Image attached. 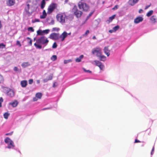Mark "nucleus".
Segmentation results:
<instances>
[{
	"label": "nucleus",
	"mask_w": 157,
	"mask_h": 157,
	"mask_svg": "<svg viewBox=\"0 0 157 157\" xmlns=\"http://www.w3.org/2000/svg\"><path fill=\"white\" fill-rule=\"evenodd\" d=\"M140 142H141L140 140H139L137 139H135L134 143H140Z\"/></svg>",
	"instance_id": "obj_50"
},
{
	"label": "nucleus",
	"mask_w": 157,
	"mask_h": 157,
	"mask_svg": "<svg viewBox=\"0 0 157 157\" xmlns=\"http://www.w3.org/2000/svg\"><path fill=\"white\" fill-rule=\"evenodd\" d=\"M49 42V40L45 36H42L38 39L36 42L34 44V46L37 48L39 49L42 48V45L40 44H45L46 45Z\"/></svg>",
	"instance_id": "obj_1"
},
{
	"label": "nucleus",
	"mask_w": 157,
	"mask_h": 157,
	"mask_svg": "<svg viewBox=\"0 0 157 157\" xmlns=\"http://www.w3.org/2000/svg\"><path fill=\"white\" fill-rule=\"evenodd\" d=\"M2 89L4 92L10 97L12 98L14 96V92L13 90L6 87H2Z\"/></svg>",
	"instance_id": "obj_3"
},
{
	"label": "nucleus",
	"mask_w": 157,
	"mask_h": 157,
	"mask_svg": "<svg viewBox=\"0 0 157 157\" xmlns=\"http://www.w3.org/2000/svg\"><path fill=\"white\" fill-rule=\"evenodd\" d=\"M15 3V0H8L6 4L8 6H10L14 5Z\"/></svg>",
	"instance_id": "obj_14"
},
{
	"label": "nucleus",
	"mask_w": 157,
	"mask_h": 157,
	"mask_svg": "<svg viewBox=\"0 0 157 157\" xmlns=\"http://www.w3.org/2000/svg\"><path fill=\"white\" fill-rule=\"evenodd\" d=\"M27 29H33V28L32 27H30L28 28Z\"/></svg>",
	"instance_id": "obj_57"
},
{
	"label": "nucleus",
	"mask_w": 157,
	"mask_h": 157,
	"mask_svg": "<svg viewBox=\"0 0 157 157\" xmlns=\"http://www.w3.org/2000/svg\"><path fill=\"white\" fill-rule=\"evenodd\" d=\"M57 45L56 43L55 42L53 43L52 46V48H55L57 47Z\"/></svg>",
	"instance_id": "obj_35"
},
{
	"label": "nucleus",
	"mask_w": 157,
	"mask_h": 157,
	"mask_svg": "<svg viewBox=\"0 0 157 157\" xmlns=\"http://www.w3.org/2000/svg\"><path fill=\"white\" fill-rule=\"evenodd\" d=\"M139 0H129L128 3L131 6H133L137 3Z\"/></svg>",
	"instance_id": "obj_18"
},
{
	"label": "nucleus",
	"mask_w": 157,
	"mask_h": 157,
	"mask_svg": "<svg viewBox=\"0 0 157 157\" xmlns=\"http://www.w3.org/2000/svg\"><path fill=\"white\" fill-rule=\"evenodd\" d=\"M21 86L23 87H25L27 85V81L26 80H24L21 81Z\"/></svg>",
	"instance_id": "obj_19"
},
{
	"label": "nucleus",
	"mask_w": 157,
	"mask_h": 157,
	"mask_svg": "<svg viewBox=\"0 0 157 157\" xmlns=\"http://www.w3.org/2000/svg\"><path fill=\"white\" fill-rule=\"evenodd\" d=\"M151 22L155 23L156 22L157 18L155 16H152L150 18Z\"/></svg>",
	"instance_id": "obj_20"
},
{
	"label": "nucleus",
	"mask_w": 157,
	"mask_h": 157,
	"mask_svg": "<svg viewBox=\"0 0 157 157\" xmlns=\"http://www.w3.org/2000/svg\"><path fill=\"white\" fill-rule=\"evenodd\" d=\"M13 132H11L10 133H7L5 134V135H6V136L11 135H12Z\"/></svg>",
	"instance_id": "obj_45"
},
{
	"label": "nucleus",
	"mask_w": 157,
	"mask_h": 157,
	"mask_svg": "<svg viewBox=\"0 0 157 157\" xmlns=\"http://www.w3.org/2000/svg\"><path fill=\"white\" fill-rule=\"evenodd\" d=\"M46 2L44 0H42L40 4V8L41 9H43L45 6Z\"/></svg>",
	"instance_id": "obj_22"
},
{
	"label": "nucleus",
	"mask_w": 157,
	"mask_h": 157,
	"mask_svg": "<svg viewBox=\"0 0 157 157\" xmlns=\"http://www.w3.org/2000/svg\"><path fill=\"white\" fill-rule=\"evenodd\" d=\"M2 103L0 102V108L2 107Z\"/></svg>",
	"instance_id": "obj_63"
},
{
	"label": "nucleus",
	"mask_w": 157,
	"mask_h": 157,
	"mask_svg": "<svg viewBox=\"0 0 157 157\" xmlns=\"http://www.w3.org/2000/svg\"><path fill=\"white\" fill-rule=\"evenodd\" d=\"M57 59V57L56 55H53L51 57V59L53 61L56 60Z\"/></svg>",
	"instance_id": "obj_31"
},
{
	"label": "nucleus",
	"mask_w": 157,
	"mask_h": 157,
	"mask_svg": "<svg viewBox=\"0 0 157 157\" xmlns=\"http://www.w3.org/2000/svg\"><path fill=\"white\" fill-rule=\"evenodd\" d=\"M62 1H64V2L65 3H66L67 2H68L69 0H62Z\"/></svg>",
	"instance_id": "obj_55"
},
{
	"label": "nucleus",
	"mask_w": 157,
	"mask_h": 157,
	"mask_svg": "<svg viewBox=\"0 0 157 157\" xmlns=\"http://www.w3.org/2000/svg\"><path fill=\"white\" fill-rule=\"evenodd\" d=\"M89 30H87V31H86L85 33V34L83 35V36H86L87 34L89 33Z\"/></svg>",
	"instance_id": "obj_42"
},
{
	"label": "nucleus",
	"mask_w": 157,
	"mask_h": 157,
	"mask_svg": "<svg viewBox=\"0 0 157 157\" xmlns=\"http://www.w3.org/2000/svg\"><path fill=\"white\" fill-rule=\"evenodd\" d=\"M18 102L16 100H15L13 101H12V102L9 103V105H11L13 107H16L17 105H18Z\"/></svg>",
	"instance_id": "obj_15"
},
{
	"label": "nucleus",
	"mask_w": 157,
	"mask_h": 157,
	"mask_svg": "<svg viewBox=\"0 0 157 157\" xmlns=\"http://www.w3.org/2000/svg\"><path fill=\"white\" fill-rule=\"evenodd\" d=\"M56 82H55L54 83L53 85V87H55L57 86V85H56Z\"/></svg>",
	"instance_id": "obj_53"
},
{
	"label": "nucleus",
	"mask_w": 157,
	"mask_h": 157,
	"mask_svg": "<svg viewBox=\"0 0 157 157\" xmlns=\"http://www.w3.org/2000/svg\"><path fill=\"white\" fill-rule=\"evenodd\" d=\"M10 114L9 113L6 112L4 113L3 114L4 117L7 119L8 118V116L10 115Z\"/></svg>",
	"instance_id": "obj_28"
},
{
	"label": "nucleus",
	"mask_w": 157,
	"mask_h": 157,
	"mask_svg": "<svg viewBox=\"0 0 157 157\" xmlns=\"http://www.w3.org/2000/svg\"><path fill=\"white\" fill-rule=\"evenodd\" d=\"M56 18L57 20L62 24L65 23L67 19V17L64 13L58 14L56 16Z\"/></svg>",
	"instance_id": "obj_2"
},
{
	"label": "nucleus",
	"mask_w": 157,
	"mask_h": 157,
	"mask_svg": "<svg viewBox=\"0 0 157 157\" xmlns=\"http://www.w3.org/2000/svg\"><path fill=\"white\" fill-rule=\"evenodd\" d=\"M53 76V74H51L50 75L48 76L47 78L44 79L43 80L44 82L45 83L47 82L48 80H51Z\"/></svg>",
	"instance_id": "obj_17"
},
{
	"label": "nucleus",
	"mask_w": 157,
	"mask_h": 157,
	"mask_svg": "<svg viewBox=\"0 0 157 157\" xmlns=\"http://www.w3.org/2000/svg\"><path fill=\"white\" fill-rule=\"evenodd\" d=\"M17 45H19L20 47L21 46V44L20 43V42L19 40H17L16 44Z\"/></svg>",
	"instance_id": "obj_41"
},
{
	"label": "nucleus",
	"mask_w": 157,
	"mask_h": 157,
	"mask_svg": "<svg viewBox=\"0 0 157 157\" xmlns=\"http://www.w3.org/2000/svg\"><path fill=\"white\" fill-rule=\"evenodd\" d=\"M3 100L2 97L0 98V102L2 103L3 102Z\"/></svg>",
	"instance_id": "obj_51"
},
{
	"label": "nucleus",
	"mask_w": 157,
	"mask_h": 157,
	"mask_svg": "<svg viewBox=\"0 0 157 157\" xmlns=\"http://www.w3.org/2000/svg\"><path fill=\"white\" fill-rule=\"evenodd\" d=\"M144 20L143 18L141 16H138L134 20V23L136 24H138Z\"/></svg>",
	"instance_id": "obj_12"
},
{
	"label": "nucleus",
	"mask_w": 157,
	"mask_h": 157,
	"mask_svg": "<svg viewBox=\"0 0 157 157\" xmlns=\"http://www.w3.org/2000/svg\"><path fill=\"white\" fill-rule=\"evenodd\" d=\"M118 5H116L113 8V10L117 9L118 8Z\"/></svg>",
	"instance_id": "obj_44"
},
{
	"label": "nucleus",
	"mask_w": 157,
	"mask_h": 157,
	"mask_svg": "<svg viewBox=\"0 0 157 157\" xmlns=\"http://www.w3.org/2000/svg\"><path fill=\"white\" fill-rule=\"evenodd\" d=\"M40 82V80H36V82L37 83H39Z\"/></svg>",
	"instance_id": "obj_56"
},
{
	"label": "nucleus",
	"mask_w": 157,
	"mask_h": 157,
	"mask_svg": "<svg viewBox=\"0 0 157 157\" xmlns=\"http://www.w3.org/2000/svg\"><path fill=\"white\" fill-rule=\"evenodd\" d=\"M57 5L54 3H52L48 6L47 11V14H50L57 9Z\"/></svg>",
	"instance_id": "obj_4"
},
{
	"label": "nucleus",
	"mask_w": 157,
	"mask_h": 157,
	"mask_svg": "<svg viewBox=\"0 0 157 157\" xmlns=\"http://www.w3.org/2000/svg\"><path fill=\"white\" fill-rule=\"evenodd\" d=\"M151 3H150V5H147V6L146 7H145V10H147V9L150 6H151Z\"/></svg>",
	"instance_id": "obj_46"
},
{
	"label": "nucleus",
	"mask_w": 157,
	"mask_h": 157,
	"mask_svg": "<svg viewBox=\"0 0 157 157\" xmlns=\"http://www.w3.org/2000/svg\"><path fill=\"white\" fill-rule=\"evenodd\" d=\"M35 20V22H39V20L38 19H36Z\"/></svg>",
	"instance_id": "obj_59"
},
{
	"label": "nucleus",
	"mask_w": 157,
	"mask_h": 157,
	"mask_svg": "<svg viewBox=\"0 0 157 157\" xmlns=\"http://www.w3.org/2000/svg\"><path fill=\"white\" fill-rule=\"evenodd\" d=\"M6 45L3 44H0V48H3L5 47Z\"/></svg>",
	"instance_id": "obj_36"
},
{
	"label": "nucleus",
	"mask_w": 157,
	"mask_h": 157,
	"mask_svg": "<svg viewBox=\"0 0 157 157\" xmlns=\"http://www.w3.org/2000/svg\"><path fill=\"white\" fill-rule=\"evenodd\" d=\"M72 11L77 17H80L82 13V12L81 11L77 9V7L75 6H74L72 10Z\"/></svg>",
	"instance_id": "obj_6"
},
{
	"label": "nucleus",
	"mask_w": 157,
	"mask_h": 157,
	"mask_svg": "<svg viewBox=\"0 0 157 157\" xmlns=\"http://www.w3.org/2000/svg\"><path fill=\"white\" fill-rule=\"evenodd\" d=\"M115 15H113L112 16L110 17L108 20L106 21V22L109 23L111 22L112 20L115 18Z\"/></svg>",
	"instance_id": "obj_24"
},
{
	"label": "nucleus",
	"mask_w": 157,
	"mask_h": 157,
	"mask_svg": "<svg viewBox=\"0 0 157 157\" xmlns=\"http://www.w3.org/2000/svg\"><path fill=\"white\" fill-rule=\"evenodd\" d=\"M30 65V64L28 62H27L22 63L21 65V66L23 68H24Z\"/></svg>",
	"instance_id": "obj_21"
},
{
	"label": "nucleus",
	"mask_w": 157,
	"mask_h": 157,
	"mask_svg": "<svg viewBox=\"0 0 157 157\" xmlns=\"http://www.w3.org/2000/svg\"><path fill=\"white\" fill-rule=\"evenodd\" d=\"M8 148H11V146L10 145H8Z\"/></svg>",
	"instance_id": "obj_61"
},
{
	"label": "nucleus",
	"mask_w": 157,
	"mask_h": 157,
	"mask_svg": "<svg viewBox=\"0 0 157 157\" xmlns=\"http://www.w3.org/2000/svg\"><path fill=\"white\" fill-rule=\"evenodd\" d=\"M49 109V108H46L43 109V110H44L46 109Z\"/></svg>",
	"instance_id": "obj_62"
},
{
	"label": "nucleus",
	"mask_w": 157,
	"mask_h": 157,
	"mask_svg": "<svg viewBox=\"0 0 157 157\" xmlns=\"http://www.w3.org/2000/svg\"><path fill=\"white\" fill-rule=\"evenodd\" d=\"M96 65L99 67L100 70H103L104 68V65L100 61L95 60L94 61Z\"/></svg>",
	"instance_id": "obj_9"
},
{
	"label": "nucleus",
	"mask_w": 157,
	"mask_h": 157,
	"mask_svg": "<svg viewBox=\"0 0 157 157\" xmlns=\"http://www.w3.org/2000/svg\"><path fill=\"white\" fill-rule=\"evenodd\" d=\"M92 52L93 54L95 55L98 57L101 55V50L99 48H94L92 50Z\"/></svg>",
	"instance_id": "obj_7"
},
{
	"label": "nucleus",
	"mask_w": 157,
	"mask_h": 157,
	"mask_svg": "<svg viewBox=\"0 0 157 157\" xmlns=\"http://www.w3.org/2000/svg\"><path fill=\"white\" fill-rule=\"evenodd\" d=\"M154 147H153V148H152V151H151V155H152L153 154V152L154 151Z\"/></svg>",
	"instance_id": "obj_52"
},
{
	"label": "nucleus",
	"mask_w": 157,
	"mask_h": 157,
	"mask_svg": "<svg viewBox=\"0 0 157 157\" xmlns=\"http://www.w3.org/2000/svg\"><path fill=\"white\" fill-rule=\"evenodd\" d=\"M27 39L29 40V41L28 42L29 43V45L31 46L32 45V40L29 37H27Z\"/></svg>",
	"instance_id": "obj_33"
},
{
	"label": "nucleus",
	"mask_w": 157,
	"mask_h": 157,
	"mask_svg": "<svg viewBox=\"0 0 157 157\" xmlns=\"http://www.w3.org/2000/svg\"><path fill=\"white\" fill-rule=\"evenodd\" d=\"M13 70L15 72H17L18 71V68L16 67H14Z\"/></svg>",
	"instance_id": "obj_43"
},
{
	"label": "nucleus",
	"mask_w": 157,
	"mask_h": 157,
	"mask_svg": "<svg viewBox=\"0 0 157 157\" xmlns=\"http://www.w3.org/2000/svg\"><path fill=\"white\" fill-rule=\"evenodd\" d=\"M47 15V13L45 10H44L43 12V14L40 17L41 18H45Z\"/></svg>",
	"instance_id": "obj_25"
},
{
	"label": "nucleus",
	"mask_w": 157,
	"mask_h": 157,
	"mask_svg": "<svg viewBox=\"0 0 157 157\" xmlns=\"http://www.w3.org/2000/svg\"><path fill=\"white\" fill-rule=\"evenodd\" d=\"M143 11V10L142 9H140V10H139V13H141Z\"/></svg>",
	"instance_id": "obj_54"
},
{
	"label": "nucleus",
	"mask_w": 157,
	"mask_h": 157,
	"mask_svg": "<svg viewBox=\"0 0 157 157\" xmlns=\"http://www.w3.org/2000/svg\"><path fill=\"white\" fill-rule=\"evenodd\" d=\"M117 30H109V32L110 33H112L113 32H115Z\"/></svg>",
	"instance_id": "obj_48"
},
{
	"label": "nucleus",
	"mask_w": 157,
	"mask_h": 157,
	"mask_svg": "<svg viewBox=\"0 0 157 157\" xmlns=\"http://www.w3.org/2000/svg\"><path fill=\"white\" fill-rule=\"evenodd\" d=\"M24 10L26 13L29 16L31 15L33 12L30 9V5L28 4L25 6Z\"/></svg>",
	"instance_id": "obj_8"
},
{
	"label": "nucleus",
	"mask_w": 157,
	"mask_h": 157,
	"mask_svg": "<svg viewBox=\"0 0 157 157\" xmlns=\"http://www.w3.org/2000/svg\"><path fill=\"white\" fill-rule=\"evenodd\" d=\"M67 36V33L66 32H64L60 36V38L61 39V41H63L65 38Z\"/></svg>",
	"instance_id": "obj_13"
},
{
	"label": "nucleus",
	"mask_w": 157,
	"mask_h": 157,
	"mask_svg": "<svg viewBox=\"0 0 157 157\" xmlns=\"http://www.w3.org/2000/svg\"><path fill=\"white\" fill-rule=\"evenodd\" d=\"M10 145L12 147H14V145L13 142L11 140L10 142Z\"/></svg>",
	"instance_id": "obj_38"
},
{
	"label": "nucleus",
	"mask_w": 157,
	"mask_h": 157,
	"mask_svg": "<svg viewBox=\"0 0 157 157\" xmlns=\"http://www.w3.org/2000/svg\"><path fill=\"white\" fill-rule=\"evenodd\" d=\"M153 12V10H150L147 13V14H146L147 16L148 17L150 16L152 14Z\"/></svg>",
	"instance_id": "obj_30"
},
{
	"label": "nucleus",
	"mask_w": 157,
	"mask_h": 157,
	"mask_svg": "<svg viewBox=\"0 0 157 157\" xmlns=\"http://www.w3.org/2000/svg\"><path fill=\"white\" fill-rule=\"evenodd\" d=\"M2 27V24H1V21H0V29Z\"/></svg>",
	"instance_id": "obj_58"
},
{
	"label": "nucleus",
	"mask_w": 157,
	"mask_h": 157,
	"mask_svg": "<svg viewBox=\"0 0 157 157\" xmlns=\"http://www.w3.org/2000/svg\"><path fill=\"white\" fill-rule=\"evenodd\" d=\"M38 99V98H37L36 97L33 98V101H37Z\"/></svg>",
	"instance_id": "obj_49"
},
{
	"label": "nucleus",
	"mask_w": 157,
	"mask_h": 157,
	"mask_svg": "<svg viewBox=\"0 0 157 157\" xmlns=\"http://www.w3.org/2000/svg\"><path fill=\"white\" fill-rule=\"evenodd\" d=\"M72 61V60L71 59H69L68 60H65L64 61V63L66 64L69 63L71 62Z\"/></svg>",
	"instance_id": "obj_32"
},
{
	"label": "nucleus",
	"mask_w": 157,
	"mask_h": 157,
	"mask_svg": "<svg viewBox=\"0 0 157 157\" xmlns=\"http://www.w3.org/2000/svg\"><path fill=\"white\" fill-rule=\"evenodd\" d=\"M42 96V94L40 93H37L36 94V96L38 99H40Z\"/></svg>",
	"instance_id": "obj_27"
},
{
	"label": "nucleus",
	"mask_w": 157,
	"mask_h": 157,
	"mask_svg": "<svg viewBox=\"0 0 157 157\" xmlns=\"http://www.w3.org/2000/svg\"><path fill=\"white\" fill-rule=\"evenodd\" d=\"M50 37L53 40H58L59 38V34L55 33H52L50 35Z\"/></svg>",
	"instance_id": "obj_11"
},
{
	"label": "nucleus",
	"mask_w": 157,
	"mask_h": 157,
	"mask_svg": "<svg viewBox=\"0 0 157 157\" xmlns=\"http://www.w3.org/2000/svg\"><path fill=\"white\" fill-rule=\"evenodd\" d=\"M49 30H38L37 33L39 35H44L45 34H47L49 33Z\"/></svg>",
	"instance_id": "obj_10"
},
{
	"label": "nucleus",
	"mask_w": 157,
	"mask_h": 157,
	"mask_svg": "<svg viewBox=\"0 0 157 157\" xmlns=\"http://www.w3.org/2000/svg\"><path fill=\"white\" fill-rule=\"evenodd\" d=\"M103 50L105 54L108 56H109L110 55V50L109 49L108 47H105Z\"/></svg>",
	"instance_id": "obj_16"
},
{
	"label": "nucleus",
	"mask_w": 157,
	"mask_h": 157,
	"mask_svg": "<svg viewBox=\"0 0 157 157\" xmlns=\"http://www.w3.org/2000/svg\"><path fill=\"white\" fill-rule=\"evenodd\" d=\"M78 6L80 9H82L83 11H87L89 9L90 7L86 3L79 2L78 3Z\"/></svg>",
	"instance_id": "obj_5"
},
{
	"label": "nucleus",
	"mask_w": 157,
	"mask_h": 157,
	"mask_svg": "<svg viewBox=\"0 0 157 157\" xmlns=\"http://www.w3.org/2000/svg\"><path fill=\"white\" fill-rule=\"evenodd\" d=\"M120 29V26L119 25H117L113 27V29Z\"/></svg>",
	"instance_id": "obj_39"
},
{
	"label": "nucleus",
	"mask_w": 157,
	"mask_h": 157,
	"mask_svg": "<svg viewBox=\"0 0 157 157\" xmlns=\"http://www.w3.org/2000/svg\"><path fill=\"white\" fill-rule=\"evenodd\" d=\"M98 57L100 58L101 61H105L106 59V57L104 55H101L100 56H99Z\"/></svg>",
	"instance_id": "obj_26"
},
{
	"label": "nucleus",
	"mask_w": 157,
	"mask_h": 157,
	"mask_svg": "<svg viewBox=\"0 0 157 157\" xmlns=\"http://www.w3.org/2000/svg\"><path fill=\"white\" fill-rule=\"evenodd\" d=\"M4 80L3 76L0 75V83L3 82Z\"/></svg>",
	"instance_id": "obj_37"
},
{
	"label": "nucleus",
	"mask_w": 157,
	"mask_h": 157,
	"mask_svg": "<svg viewBox=\"0 0 157 157\" xmlns=\"http://www.w3.org/2000/svg\"><path fill=\"white\" fill-rule=\"evenodd\" d=\"M93 12H92L89 13V15L86 18V21L88 20L92 16V14H93Z\"/></svg>",
	"instance_id": "obj_34"
},
{
	"label": "nucleus",
	"mask_w": 157,
	"mask_h": 157,
	"mask_svg": "<svg viewBox=\"0 0 157 157\" xmlns=\"http://www.w3.org/2000/svg\"><path fill=\"white\" fill-rule=\"evenodd\" d=\"M93 39H96V37L95 36H94L92 38Z\"/></svg>",
	"instance_id": "obj_60"
},
{
	"label": "nucleus",
	"mask_w": 157,
	"mask_h": 157,
	"mask_svg": "<svg viewBox=\"0 0 157 157\" xmlns=\"http://www.w3.org/2000/svg\"><path fill=\"white\" fill-rule=\"evenodd\" d=\"M52 29L54 30V29H56V28H53Z\"/></svg>",
	"instance_id": "obj_64"
},
{
	"label": "nucleus",
	"mask_w": 157,
	"mask_h": 157,
	"mask_svg": "<svg viewBox=\"0 0 157 157\" xmlns=\"http://www.w3.org/2000/svg\"><path fill=\"white\" fill-rule=\"evenodd\" d=\"M83 69H84V70L85 71H86V72H88V73H91V71H90L89 70H85V69H84V68Z\"/></svg>",
	"instance_id": "obj_47"
},
{
	"label": "nucleus",
	"mask_w": 157,
	"mask_h": 157,
	"mask_svg": "<svg viewBox=\"0 0 157 157\" xmlns=\"http://www.w3.org/2000/svg\"><path fill=\"white\" fill-rule=\"evenodd\" d=\"M11 140L10 139V138L7 137L5 139L4 141L5 142V143L8 144L9 143H10Z\"/></svg>",
	"instance_id": "obj_29"
},
{
	"label": "nucleus",
	"mask_w": 157,
	"mask_h": 157,
	"mask_svg": "<svg viewBox=\"0 0 157 157\" xmlns=\"http://www.w3.org/2000/svg\"><path fill=\"white\" fill-rule=\"evenodd\" d=\"M33 82V79H30L29 80V84H31Z\"/></svg>",
	"instance_id": "obj_40"
},
{
	"label": "nucleus",
	"mask_w": 157,
	"mask_h": 157,
	"mask_svg": "<svg viewBox=\"0 0 157 157\" xmlns=\"http://www.w3.org/2000/svg\"><path fill=\"white\" fill-rule=\"evenodd\" d=\"M83 57V55H81L79 56V57L75 59V62H79L81 61V60L82 59Z\"/></svg>",
	"instance_id": "obj_23"
}]
</instances>
